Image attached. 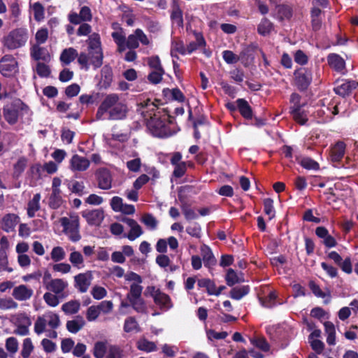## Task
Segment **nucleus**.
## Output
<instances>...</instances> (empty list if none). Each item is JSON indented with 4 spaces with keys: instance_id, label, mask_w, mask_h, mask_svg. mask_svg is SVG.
I'll use <instances>...</instances> for the list:
<instances>
[{
    "instance_id": "f257e3e1",
    "label": "nucleus",
    "mask_w": 358,
    "mask_h": 358,
    "mask_svg": "<svg viewBox=\"0 0 358 358\" xmlns=\"http://www.w3.org/2000/svg\"><path fill=\"white\" fill-rule=\"evenodd\" d=\"M141 113L145 118H149L147 126L151 134L156 137L166 138L173 135L170 129V123L166 122L165 117L162 119L155 112L157 110V106L150 100L141 103Z\"/></svg>"
},
{
    "instance_id": "f03ea898",
    "label": "nucleus",
    "mask_w": 358,
    "mask_h": 358,
    "mask_svg": "<svg viewBox=\"0 0 358 358\" xmlns=\"http://www.w3.org/2000/svg\"><path fill=\"white\" fill-rule=\"evenodd\" d=\"M127 113V105L116 94L107 95L99 106L96 118L99 120L106 118L113 120H122Z\"/></svg>"
},
{
    "instance_id": "7ed1b4c3",
    "label": "nucleus",
    "mask_w": 358,
    "mask_h": 358,
    "mask_svg": "<svg viewBox=\"0 0 358 358\" xmlns=\"http://www.w3.org/2000/svg\"><path fill=\"white\" fill-rule=\"evenodd\" d=\"M30 115L29 107L20 101L8 104L3 108V117L10 125L15 124L19 120Z\"/></svg>"
},
{
    "instance_id": "20e7f679",
    "label": "nucleus",
    "mask_w": 358,
    "mask_h": 358,
    "mask_svg": "<svg viewBox=\"0 0 358 358\" xmlns=\"http://www.w3.org/2000/svg\"><path fill=\"white\" fill-rule=\"evenodd\" d=\"M61 324L59 316L53 311H47L38 317L34 323V332L40 335L50 329H55Z\"/></svg>"
},
{
    "instance_id": "39448f33",
    "label": "nucleus",
    "mask_w": 358,
    "mask_h": 358,
    "mask_svg": "<svg viewBox=\"0 0 358 358\" xmlns=\"http://www.w3.org/2000/svg\"><path fill=\"white\" fill-rule=\"evenodd\" d=\"M59 221L64 234L71 241L77 242L81 238L79 216L76 213H70L69 217H63Z\"/></svg>"
},
{
    "instance_id": "423d86ee",
    "label": "nucleus",
    "mask_w": 358,
    "mask_h": 358,
    "mask_svg": "<svg viewBox=\"0 0 358 358\" xmlns=\"http://www.w3.org/2000/svg\"><path fill=\"white\" fill-rule=\"evenodd\" d=\"M43 284L47 290L62 297L66 296V289L69 286L68 282L62 278H52L51 273L48 270L43 273Z\"/></svg>"
},
{
    "instance_id": "0eeeda50",
    "label": "nucleus",
    "mask_w": 358,
    "mask_h": 358,
    "mask_svg": "<svg viewBox=\"0 0 358 358\" xmlns=\"http://www.w3.org/2000/svg\"><path fill=\"white\" fill-rule=\"evenodd\" d=\"M143 287L141 284H131L129 291L127 294V300L129 301L131 307L138 313H145L146 306L141 297Z\"/></svg>"
},
{
    "instance_id": "6e6552de",
    "label": "nucleus",
    "mask_w": 358,
    "mask_h": 358,
    "mask_svg": "<svg viewBox=\"0 0 358 358\" xmlns=\"http://www.w3.org/2000/svg\"><path fill=\"white\" fill-rule=\"evenodd\" d=\"M28 39L27 31L24 29H17L12 31L4 38V45L10 50H14L23 46Z\"/></svg>"
},
{
    "instance_id": "1a4fd4ad",
    "label": "nucleus",
    "mask_w": 358,
    "mask_h": 358,
    "mask_svg": "<svg viewBox=\"0 0 358 358\" xmlns=\"http://www.w3.org/2000/svg\"><path fill=\"white\" fill-rule=\"evenodd\" d=\"M103 57L102 51L89 50L88 55L80 53L78 62L85 70L89 69L90 64L92 65L94 69H97L102 65Z\"/></svg>"
},
{
    "instance_id": "9d476101",
    "label": "nucleus",
    "mask_w": 358,
    "mask_h": 358,
    "mask_svg": "<svg viewBox=\"0 0 358 358\" xmlns=\"http://www.w3.org/2000/svg\"><path fill=\"white\" fill-rule=\"evenodd\" d=\"M145 294L146 296H152L155 304L161 309L167 310L173 306L169 296L162 292L159 289L154 286H148L145 289Z\"/></svg>"
},
{
    "instance_id": "9b49d317",
    "label": "nucleus",
    "mask_w": 358,
    "mask_h": 358,
    "mask_svg": "<svg viewBox=\"0 0 358 358\" xmlns=\"http://www.w3.org/2000/svg\"><path fill=\"white\" fill-rule=\"evenodd\" d=\"M140 43L142 45H148L150 41L143 30L136 29L126 39V49H136L138 48Z\"/></svg>"
},
{
    "instance_id": "f8f14e48",
    "label": "nucleus",
    "mask_w": 358,
    "mask_h": 358,
    "mask_svg": "<svg viewBox=\"0 0 358 358\" xmlns=\"http://www.w3.org/2000/svg\"><path fill=\"white\" fill-rule=\"evenodd\" d=\"M17 62L10 55H5L0 61V73L5 77H9L17 72Z\"/></svg>"
},
{
    "instance_id": "ddd939ff",
    "label": "nucleus",
    "mask_w": 358,
    "mask_h": 358,
    "mask_svg": "<svg viewBox=\"0 0 358 358\" xmlns=\"http://www.w3.org/2000/svg\"><path fill=\"white\" fill-rule=\"evenodd\" d=\"M92 274L91 271L82 273L74 276L75 287L81 293L87 291L91 285Z\"/></svg>"
},
{
    "instance_id": "4468645a",
    "label": "nucleus",
    "mask_w": 358,
    "mask_h": 358,
    "mask_svg": "<svg viewBox=\"0 0 358 358\" xmlns=\"http://www.w3.org/2000/svg\"><path fill=\"white\" fill-rule=\"evenodd\" d=\"M83 217L90 225L99 226L104 218V212L101 209H94L83 212Z\"/></svg>"
},
{
    "instance_id": "2eb2a0df",
    "label": "nucleus",
    "mask_w": 358,
    "mask_h": 358,
    "mask_svg": "<svg viewBox=\"0 0 358 358\" xmlns=\"http://www.w3.org/2000/svg\"><path fill=\"white\" fill-rule=\"evenodd\" d=\"M124 222L129 227L130 230L127 234H124V238H127L129 241H134L140 237L143 234V231L142 227L138 224V222L131 218L124 219Z\"/></svg>"
},
{
    "instance_id": "dca6fc26",
    "label": "nucleus",
    "mask_w": 358,
    "mask_h": 358,
    "mask_svg": "<svg viewBox=\"0 0 358 358\" xmlns=\"http://www.w3.org/2000/svg\"><path fill=\"white\" fill-rule=\"evenodd\" d=\"M358 87V83L355 80H345L338 83L334 88L335 92L342 96L349 95Z\"/></svg>"
},
{
    "instance_id": "f3484780",
    "label": "nucleus",
    "mask_w": 358,
    "mask_h": 358,
    "mask_svg": "<svg viewBox=\"0 0 358 358\" xmlns=\"http://www.w3.org/2000/svg\"><path fill=\"white\" fill-rule=\"evenodd\" d=\"M90 164L89 159L76 154L71 157L69 167L72 171L82 172L86 171Z\"/></svg>"
},
{
    "instance_id": "a211bd4d",
    "label": "nucleus",
    "mask_w": 358,
    "mask_h": 358,
    "mask_svg": "<svg viewBox=\"0 0 358 358\" xmlns=\"http://www.w3.org/2000/svg\"><path fill=\"white\" fill-rule=\"evenodd\" d=\"M34 293L31 288L24 285L15 287L12 292V296L17 301H27L31 299Z\"/></svg>"
},
{
    "instance_id": "6ab92c4d",
    "label": "nucleus",
    "mask_w": 358,
    "mask_h": 358,
    "mask_svg": "<svg viewBox=\"0 0 358 358\" xmlns=\"http://www.w3.org/2000/svg\"><path fill=\"white\" fill-rule=\"evenodd\" d=\"M19 222L20 218L15 214H7L2 218L1 228L7 233L14 231Z\"/></svg>"
},
{
    "instance_id": "aec40b11",
    "label": "nucleus",
    "mask_w": 358,
    "mask_h": 358,
    "mask_svg": "<svg viewBox=\"0 0 358 358\" xmlns=\"http://www.w3.org/2000/svg\"><path fill=\"white\" fill-rule=\"evenodd\" d=\"M198 285L200 287H205L209 295L218 296L220 294L222 291L225 289L224 286H220L219 287H217L214 282L206 278L199 280Z\"/></svg>"
},
{
    "instance_id": "412c9836",
    "label": "nucleus",
    "mask_w": 358,
    "mask_h": 358,
    "mask_svg": "<svg viewBox=\"0 0 358 358\" xmlns=\"http://www.w3.org/2000/svg\"><path fill=\"white\" fill-rule=\"evenodd\" d=\"M85 324L84 318L80 315H77L66 322V327L69 332L76 334L85 327Z\"/></svg>"
},
{
    "instance_id": "4be33fe9",
    "label": "nucleus",
    "mask_w": 358,
    "mask_h": 358,
    "mask_svg": "<svg viewBox=\"0 0 358 358\" xmlns=\"http://www.w3.org/2000/svg\"><path fill=\"white\" fill-rule=\"evenodd\" d=\"M327 62L331 68L338 72H343L345 69V60L338 54H329L327 57Z\"/></svg>"
},
{
    "instance_id": "5701e85b",
    "label": "nucleus",
    "mask_w": 358,
    "mask_h": 358,
    "mask_svg": "<svg viewBox=\"0 0 358 358\" xmlns=\"http://www.w3.org/2000/svg\"><path fill=\"white\" fill-rule=\"evenodd\" d=\"M31 55L35 60H43L48 62L51 59V55L45 48L34 45L31 50Z\"/></svg>"
},
{
    "instance_id": "b1692460",
    "label": "nucleus",
    "mask_w": 358,
    "mask_h": 358,
    "mask_svg": "<svg viewBox=\"0 0 358 358\" xmlns=\"http://www.w3.org/2000/svg\"><path fill=\"white\" fill-rule=\"evenodd\" d=\"M200 250L205 266L210 268L216 264V259L208 246L203 245Z\"/></svg>"
},
{
    "instance_id": "393cba45",
    "label": "nucleus",
    "mask_w": 358,
    "mask_h": 358,
    "mask_svg": "<svg viewBox=\"0 0 358 358\" xmlns=\"http://www.w3.org/2000/svg\"><path fill=\"white\" fill-rule=\"evenodd\" d=\"M275 16L280 21L289 20L292 16V9L288 5H277L275 9Z\"/></svg>"
},
{
    "instance_id": "a878e982",
    "label": "nucleus",
    "mask_w": 358,
    "mask_h": 358,
    "mask_svg": "<svg viewBox=\"0 0 358 358\" xmlns=\"http://www.w3.org/2000/svg\"><path fill=\"white\" fill-rule=\"evenodd\" d=\"M336 106L331 108L323 106L317 111V115L321 118V122H328L333 118V116L338 114Z\"/></svg>"
},
{
    "instance_id": "bb28decb",
    "label": "nucleus",
    "mask_w": 358,
    "mask_h": 358,
    "mask_svg": "<svg viewBox=\"0 0 358 358\" xmlns=\"http://www.w3.org/2000/svg\"><path fill=\"white\" fill-rule=\"evenodd\" d=\"M78 57V52L73 48L64 49L59 57L60 62L63 65H69Z\"/></svg>"
},
{
    "instance_id": "cd10ccee",
    "label": "nucleus",
    "mask_w": 358,
    "mask_h": 358,
    "mask_svg": "<svg viewBox=\"0 0 358 358\" xmlns=\"http://www.w3.org/2000/svg\"><path fill=\"white\" fill-rule=\"evenodd\" d=\"M110 344L107 341H97L94 343L93 355L96 358H103L106 357Z\"/></svg>"
},
{
    "instance_id": "c85d7f7f",
    "label": "nucleus",
    "mask_w": 358,
    "mask_h": 358,
    "mask_svg": "<svg viewBox=\"0 0 358 358\" xmlns=\"http://www.w3.org/2000/svg\"><path fill=\"white\" fill-rule=\"evenodd\" d=\"M117 46V50L122 52L126 50V37L122 29L113 31L111 34Z\"/></svg>"
},
{
    "instance_id": "c756f323",
    "label": "nucleus",
    "mask_w": 358,
    "mask_h": 358,
    "mask_svg": "<svg viewBox=\"0 0 358 358\" xmlns=\"http://www.w3.org/2000/svg\"><path fill=\"white\" fill-rule=\"evenodd\" d=\"M345 145L343 142L336 143L331 150V160L334 162L340 161L344 156Z\"/></svg>"
},
{
    "instance_id": "7c9ffc66",
    "label": "nucleus",
    "mask_w": 358,
    "mask_h": 358,
    "mask_svg": "<svg viewBox=\"0 0 358 358\" xmlns=\"http://www.w3.org/2000/svg\"><path fill=\"white\" fill-rule=\"evenodd\" d=\"M99 187L103 189H108L111 187V176L106 170L101 171L98 176Z\"/></svg>"
},
{
    "instance_id": "2f4dec72",
    "label": "nucleus",
    "mask_w": 358,
    "mask_h": 358,
    "mask_svg": "<svg viewBox=\"0 0 358 358\" xmlns=\"http://www.w3.org/2000/svg\"><path fill=\"white\" fill-rule=\"evenodd\" d=\"M41 200V194H36L28 203L27 214L29 217L35 215L36 213L40 209L39 201Z\"/></svg>"
},
{
    "instance_id": "473e14b6",
    "label": "nucleus",
    "mask_w": 358,
    "mask_h": 358,
    "mask_svg": "<svg viewBox=\"0 0 358 358\" xmlns=\"http://www.w3.org/2000/svg\"><path fill=\"white\" fill-rule=\"evenodd\" d=\"M137 348L146 352H155L157 350V345L152 341H150L145 338H140L136 343Z\"/></svg>"
},
{
    "instance_id": "72a5a7b5",
    "label": "nucleus",
    "mask_w": 358,
    "mask_h": 358,
    "mask_svg": "<svg viewBox=\"0 0 358 358\" xmlns=\"http://www.w3.org/2000/svg\"><path fill=\"white\" fill-rule=\"evenodd\" d=\"M324 326L327 334V343L329 345H334L336 344V330L334 325L330 322H325Z\"/></svg>"
},
{
    "instance_id": "f704fd0d",
    "label": "nucleus",
    "mask_w": 358,
    "mask_h": 358,
    "mask_svg": "<svg viewBox=\"0 0 358 358\" xmlns=\"http://www.w3.org/2000/svg\"><path fill=\"white\" fill-rule=\"evenodd\" d=\"M80 308V303L78 301L71 300L62 306V311L66 315H73L77 313Z\"/></svg>"
},
{
    "instance_id": "c9c22d12",
    "label": "nucleus",
    "mask_w": 358,
    "mask_h": 358,
    "mask_svg": "<svg viewBox=\"0 0 358 358\" xmlns=\"http://www.w3.org/2000/svg\"><path fill=\"white\" fill-rule=\"evenodd\" d=\"M297 83L302 88H306L310 83L312 76L310 71H299L296 76Z\"/></svg>"
},
{
    "instance_id": "e433bc0d",
    "label": "nucleus",
    "mask_w": 358,
    "mask_h": 358,
    "mask_svg": "<svg viewBox=\"0 0 358 358\" xmlns=\"http://www.w3.org/2000/svg\"><path fill=\"white\" fill-rule=\"evenodd\" d=\"M34 349V344L30 338H26L23 340L20 355L22 358H29Z\"/></svg>"
},
{
    "instance_id": "4c0bfd02",
    "label": "nucleus",
    "mask_w": 358,
    "mask_h": 358,
    "mask_svg": "<svg viewBox=\"0 0 358 358\" xmlns=\"http://www.w3.org/2000/svg\"><path fill=\"white\" fill-rule=\"evenodd\" d=\"M237 106L241 114L246 119H250L252 117V110L248 102L243 99H238L237 101Z\"/></svg>"
},
{
    "instance_id": "58836bf2",
    "label": "nucleus",
    "mask_w": 358,
    "mask_h": 358,
    "mask_svg": "<svg viewBox=\"0 0 358 358\" xmlns=\"http://www.w3.org/2000/svg\"><path fill=\"white\" fill-rule=\"evenodd\" d=\"M124 330L127 333H138L140 331L139 325L134 317H129L125 320Z\"/></svg>"
},
{
    "instance_id": "ea45409f",
    "label": "nucleus",
    "mask_w": 358,
    "mask_h": 358,
    "mask_svg": "<svg viewBox=\"0 0 358 358\" xmlns=\"http://www.w3.org/2000/svg\"><path fill=\"white\" fill-rule=\"evenodd\" d=\"M69 261L72 265L79 269L84 267V258L78 251H72L69 255Z\"/></svg>"
},
{
    "instance_id": "a19ab883",
    "label": "nucleus",
    "mask_w": 358,
    "mask_h": 358,
    "mask_svg": "<svg viewBox=\"0 0 358 358\" xmlns=\"http://www.w3.org/2000/svg\"><path fill=\"white\" fill-rule=\"evenodd\" d=\"M88 50L102 51L101 47V39L98 34L94 33L89 36L87 40Z\"/></svg>"
},
{
    "instance_id": "79ce46f5",
    "label": "nucleus",
    "mask_w": 358,
    "mask_h": 358,
    "mask_svg": "<svg viewBox=\"0 0 358 358\" xmlns=\"http://www.w3.org/2000/svg\"><path fill=\"white\" fill-rule=\"evenodd\" d=\"M171 18L173 24L179 27H183L182 12L179 6H176L173 8Z\"/></svg>"
},
{
    "instance_id": "37998d69",
    "label": "nucleus",
    "mask_w": 358,
    "mask_h": 358,
    "mask_svg": "<svg viewBox=\"0 0 358 358\" xmlns=\"http://www.w3.org/2000/svg\"><path fill=\"white\" fill-rule=\"evenodd\" d=\"M249 287L248 286H241L236 287L231 289L230 292V296L236 300H240L244 296L247 295L249 292Z\"/></svg>"
},
{
    "instance_id": "c03bdc74",
    "label": "nucleus",
    "mask_w": 358,
    "mask_h": 358,
    "mask_svg": "<svg viewBox=\"0 0 358 358\" xmlns=\"http://www.w3.org/2000/svg\"><path fill=\"white\" fill-rule=\"evenodd\" d=\"M62 192H52L49 199V206L50 208L57 209L63 204L64 200L61 195Z\"/></svg>"
},
{
    "instance_id": "a18cd8bd",
    "label": "nucleus",
    "mask_w": 358,
    "mask_h": 358,
    "mask_svg": "<svg viewBox=\"0 0 358 358\" xmlns=\"http://www.w3.org/2000/svg\"><path fill=\"white\" fill-rule=\"evenodd\" d=\"M27 159L26 157H20L13 166V176L16 178L21 176L27 167Z\"/></svg>"
},
{
    "instance_id": "49530a36",
    "label": "nucleus",
    "mask_w": 358,
    "mask_h": 358,
    "mask_svg": "<svg viewBox=\"0 0 358 358\" xmlns=\"http://www.w3.org/2000/svg\"><path fill=\"white\" fill-rule=\"evenodd\" d=\"M138 153L134 152L133 156L135 157L133 159L129 160L127 162L126 165L127 168L132 172H138L141 167V160L138 157Z\"/></svg>"
},
{
    "instance_id": "de8ad7c7",
    "label": "nucleus",
    "mask_w": 358,
    "mask_h": 358,
    "mask_svg": "<svg viewBox=\"0 0 358 358\" xmlns=\"http://www.w3.org/2000/svg\"><path fill=\"white\" fill-rule=\"evenodd\" d=\"M59 297H62L61 296H58L57 294H55L50 291L45 292L43 294V300L45 302L51 307H56L59 303Z\"/></svg>"
},
{
    "instance_id": "09e8293b",
    "label": "nucleus",
    "mask_w": 358,
    "mask_h": 358,
    "mask_svg": "<svg viewBox=\"0 0 358 358\" xmlns=\"http://www.w3.org/2000/svg\"><path fill=\"white\" fill-rule=\"evenodd\" d=\"M141 221L150 229L155 230L157 229L158 221L151 214L147 213L143 215Z\"/></svg>"
},
{
    "instance_id": "8fccbe9b",
    "label": "nucleus",
    "mask_w": 358,
    "mask_h": 358,
    "mask_svg": "<svg viewBox=\"0 0 358 358\" xmlns=\"http://www.w3.org/2000/svg\"><path fill=\"white\" fill-rule=\"evenodd\" d=\"M294 119L301 124H303L307 121V115L300 106L292 108V111Z\"/></svg>"
},
{
    "instance_id": "3c124183",
    "label": "nucleus",
    "mask_w": 358,
    "mask_h": 358,
    "mask_svg": "<svg viewBox=\"0 0 358 358\" xmlns=\"http://www.w3.org/2000/svg\"><path fill=\"white\" fill-rule=\"evenodd\" d=\"M31 8L34 13V17L36 21L40 22L44 19V8L41 3L36 2L33 3L31 6Z\"/></svg>"
},
{
    "instance_id": "603ef678",
    "label": "nucleus",
    "mask_w": 358,
    "mask_h": 358,
    "mask_svg": "<svg viewBox=\"0 0 358 358\" xmlns=\"http://www.w3.org/2000/svg\"><path fill=\"white\" fill-rule=\"evenodd\" d=\"M273 29V25L268 20L263 19L258 26V32L261 35L266 36Z\"/></svg>"
},
{
    "instance_id": "864d4df0",
    "label": "nucleus",
    "mask_w": 358,
    "mask_h": 358,
    "mask_svg": "<svg viewBox=\"0 0 358 358\" xmlns=\"http://www.w3.org/2000/svg\"><path fill=\"white\" fill-rule=\"evenodd\" d=\"M5 347L8 352L15 355L19 348V343L15 337H9L6 340Z\"/></svg>"
},
{
    "instance_id": "5fc2aeb1",
    "label": "nucleus",
    "mask_w": 358,
    "mask_h": 358,
    "mask_svg": "<svg viewBox=\"0 0 358 358\" xmlns=\"http://www.w3.org/2000/svg\"><path fill=\"white\" fill-rule=\"evenodd\" d=\"M51 259L55 262L63 260L66 257V252L63 248L60 246L54 247L50 252Z\"/></svg>"
},
{
    "instance_id": "6e6d98bb",
    "label": "nucleus",
    "mask_w": 358,
    "mask_h": 358,
    "mask_svg": "<svg viewBox=\"0 0 358 358\" xmlns=\"http://www.w3.org/2000/svg\"><path fill=\"white\" fill-rule=\"evenodd\" d=\"M105 358H123V351L119 346L110 345Z\"/></svg>"
},
{
    "instance_id": "4d7b16f0",
    "label": "nucleus",
    "mask_w": 358,
    "mask_h": 358,
    "mask_svg": "<svg viewBox=\"0 0 358 358\" xmlns=\"http://www.w3.org/2000/svg\"><path fill=\"white\" fill-rule=\"evenodd\" d=\"M264 210L268 216V219L271 220L275 217V210L273 208V201L270 198L265 199L264 201Z\"/></svg>"
},
{
    "instance_id": "13d9d810",
    "label": "nucleus",
    "mask_w": 358,
    "mask_h": 358,
    "mask_svg": "<svg viewBox=\"0 0 358 358\" xmlns=\"http://www.w3.org/2000/svg\"><path fill=\"white\" fill-rule=\"evenodd\" d=\"M171 55L172 57H177V53L181 55L187 54L186 48L181 41H174L171 45Z\"/></svg>"
},
{
    "instance_id": "bf43d9fd",
    "label": "nucleus",
    "mask_w": 358,
    "mask_h": 358,
    "mask_svg": "<svg viewBox=\"0 0 358 358\" xmlns=\"http://www.w3.org/2000/svg\"><path fill=\"white\" fill-rule=\"evenodd\" d=\"M222 58L224 61L228 64H234L237 63L240 57L231 50H224L222 52Z\"/></svg>"
},
{
    "instance_id": "052dcab7",
    "label": "nucleus",
    "mask_w": 358,
    "mask_h": 358,
    "mask_svg": "<svg viewBox=\"0 0 358 358\" xmlns=\"http://www.w3.org/2000/svg\"><path fill=\"white\" fill-rule=\"evenodd\" d=\"M242 280V278L231 268H229L226 275V281L229 286H232Z\"/></svg>"
},
{
    "instance_id": "680f3d73",
    "label": "nucleus",
    "mask_w": 358,
    "mask_h": 358,
    "mask_svg": "<svg viewBox=\"0 0 358 358\" xmlns=\"http://www.w3.org/2000/svg\"><path fill=\"white\" fill-rule=\"evenodd\" d=\"M17 303L10 298L0 299V309L1 310H10L16 309L17 308Z\"/></svg>"
},
{
    "instance_id": "e2e57ef3",
    "label": "nucleus",
    "mask_w": 358,
    "mask_h": 358,
    "mask_svg": "<svg viewBox=\"0 0 358 358\" xmlns=\"http://www.w3.org/2000/svg\"><path fill=\"white\" fill-rule=\"evenodd\" d=\"M164 73V71L163 70V69L152 70L151 73L148 75V78L150 83L153 84H157L161 82Z\"/></svg>"
},
{
    "instance_id": "0e129e2a",
    "label": "nucleus",
    "mask_w": 358,
    "mask_h": 358,
    "mask_svg": "<svg viewBox=\"0 0 358 358\" xmlns=\"http://www.w3.org/2000/svg\"><path fill=\"white\" fill-rule=\"evenodd\" d=\"M300 164L304 169L308 170H317L319 169L318 163L309 157L302 158L300 161Z\"/></svg>"
},
{
    "instance_id": "69168bd1",
    "label": "nucleus",
    "mask_w": 358,
    "mask_h": 358,
    "mask_svg": "<svg viewBox=\"0 0 358 358\" xmlns=\"http://www.w3.org/2000/svg\"><path fill=\"white\" fill-rule=\"evenodd\" d=\"M91 294L94 299L96 300H100L103 299L106 296L107 291L104 287L101 286L95 285L92 287L91 290Z\"/></svg>"
},
{
    "instance_id": "338daca9",
    "label": "nucleus",
    "mask_w": 358,
    "mask_h": 358,
    "mask_svg": "<svg viewBox=\"0 0 358 358\" xmlns=\"http://www.w3.org/2000/svg\"><path fill=\"white\" fill-rule=\"evenodd\" d=\"M187 233L195 238H200L201 234V226L196 223L194 222L190 224L187 228H186Z\"/></svg>"
},
{
    "instance_id": "774afa93",
    "label": "nucleus",
    "mask_w": 358,
    "mask_h": 358,
    "mask_svg": "<svg viewBox=\"0 0 358 358\" xmlns=\"http://www.w3.org/2000/svg\"><path fill=\"white\" fill-rule=\"evenodd\" d=\"M251 343L262 351L267 352L269 350V345L264 338H255L250 340Z\"/></svg>"
}]
</instances>
